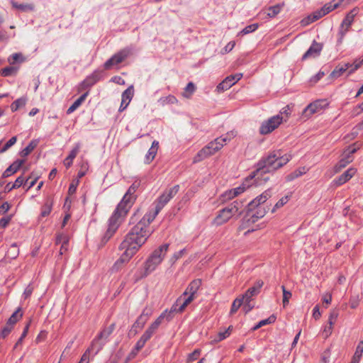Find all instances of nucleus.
I'll use <instances>...</instances> for the list:
<instances>
[{
	"mask_svg": "<svg viewBox=\"0 0 363 363\" xmlns=\"http://www.w3.org/2000/svg\"><path fill=\"white\" fill-rule=\"evenodd\" d=\"M235 135L236 134L231 131L210 142L198 152L193 159V162L196 163L201 162L214 155L216 152L219 151L228 141H230L232 138L235 137Z\"/></svg>",
	"mask_w": 363,
	"mask_h": 363,
	"instance_id": "20e7f679",
	"label": "nucleus"
},
{
	"mask_svg": "<svg viewBox=\"0 0 363 363\" xmlns=\"http://www.w3.org/2000/svg\"><path fill=\"white\" fill-rule=\"evenodd\" d=\"M255 179H254V180ZM252 180L253 179H250V174L240 186L233 189V195L237 196L241 193L244 192L247 188H249L252 185Z\"/></svg>",
	"mask_w": 363,
	"mask_h": 363,
	"instance_id": "cd10ccee",
	"label": "nucleus"
},
{
	"mask_svg": "<svg viewBox=\"0 0 363 363\" xmlns=\"http://www.w3.org/2000/svg\"><path fill=\"white\" fill-rule=\"evenodd\" d=\"M276 319H277V317L274 315H272L268 318L262 320L261 321H259L257 325H255L252 328V330H256L264 325L274 323L275 322Z\"/></svg>",
	"mask_w": 363,
	"mask_h": 363,
	"instance_id": "4c0bfd02",
	"label": "nucleus"
},
{
	"mask_svg": "<svg viewBox=\"0 0 363 363\" xmlns=\"http://www.w3.org/2000/svg\"><path fill=\"white\" fill-rule=\"evenodd\" d=\"M18 68L13 66H8L0 69V74L3 77H9L15 75L17 73Z\"/></svg>",
	"mask_w": 363,
	"mask_h": 363,
	"instance_id": "58836bf2",
	"label": "nucleus"
},
{
	"mask_svg": "<svg viewBox=\"0 0 363 363\" xmlns=\"http://www.w3.org/2000/svg\"><path fill=\"white\" fill-rule=\"evenodd\" d=\"M233 208H230L228 206L220 210L218 215L214 218V223L216 225H221L228 222L235 213L233 212Z\"/></svg>",
	"mask_w": 363,
	"mask_h": 363,
	"instance_id": "2eb2a0df",
	"label": "nucleus"
},
{
	"mask_svg": "<svg viewBox=\"0 0 363 363\" xmlns=\"http://www.w3.org/2000/svg\"><path fill=\"white\" fill-rule=\"evenodd\" d=\"M195 298V296L189 295L182 303L179 304L182 301V296L177 298L176 303L172 305L170 310H167V315H171V320L173 319L176 313H182L186 307Z\"/></svg>",
	"mask_w": 363,
	"mask_h": 363,
	"instance_id": "f8f14e48",
	"label": "nucleus"
},
{
	"mask_svg": "<svg viewBox=\"0 0 363 363\" xmlns=\"http://www.w3.org/2000/svg\"><path fill=\"white\" fill-rule=\"evenodd\" d=\"M160 101H162V103L163 104H175L177 102V98L173 95H169L167 97L161 99Z\"/></svg>",
	"mask_w": 363,
	"mask_h": 363,
	"instance_id": "bf43d9fd",
	"label": "nucleus"
},
{
	"mask_svg": "<svg viewBox=\"0 0 363 363\" xmlns=\"http://www.w3.org/2000/svg\"><path fill=\"white\" fill-rule=\"evenodd\" d=\"M325 76V72L320 71L315 76L312 77L310 79V83L311 84H315L320 79H321Z\"/></svg>",
	"mask_w": 363,
	"mask_h": 363,
	"instance_id": "680f3d73",
	"label": "nucleus"
},
{
	"mask_svg": "<svg viewBox=\"0 0 363 363\" xmlns=\"http://www.w3.org/2000/svg\"><path fill=\"white\" fill-rule=\"evenodd\" d=\"M264 282L262 280H257L254 285L250 287L245 293L240 297L243 298L244 301H252L254 296H257L260 293L261 288L262 287Z\"/></svg>",
	"mask_w": 363,
	"mask_h": 363,
	"instance_id": "dca6fc26",
	"label": "nucleus"
},
{
	"mask_svg": "<svg viewBox=\"0 0 363 363\" xmlns=\"http://www.w3.org/2000/svg\"><path fill=\"white\" fill-rule=\"evenodd\" d=\"M323 47V44L317 43L315 40H313L311 47L302 56L301 60L303 61L308 58L315 57L318 56L320 54Z\"/></svg>",
	"mask_w": 363,
	"mask_h": 363,
	"instance_id": "a211bd4d",
	"label": "nucleus"
},
{
	"mask_svg": "<svg viewBox=\"0 0 363 363\" xmlns=\"http://www.w3.org/2000/svg\"><path fill=\"white\" fill-rule=\"evenodd\" d=\"M259 218H257L255 213L253 211H250L248 208L246 215L244 216L242 220V223L238 228V230H242L246 228L249 224L256 223Z\"/></svg>",
	"mask_w": 363,
	"mask_h": 363,
	"instance_id": "4be33fe9",
	"label": "nucleus"
},
{
	"mask_svg": "<svg viewBox=\"0 0 363 363\" xmlns=\"http://www.w3.org/2000/svg\"><path fill=\"white\" fill-rule=\"evenodd\" d=\"M360 147V145H357V143H354L352 145L349 146L346 150L343 152L342 158L337 162V164L335 166V172L337 173L340 172L342 169L345 168L348 164L352 162L353 157L352 155L354 154Z\"/></svg>",
	"mask_w": 363,
	"mask_h": 363,
	"instance_id": "6e6552de",
	"label": "nucleus"
},
{
	"mask_svg": "<svg viewBox=\"0 0 363 363\" xmlns=\"http://www.w3.org/2000/svg\"><path fill=\"white\" fill-rule=\"evenodd\" d=\"M11 3L13 8L23 12L33 11L35 9V6L33 4H18L13 0H12Z\"/></svg>",
	"mask_w": 363,
	"mask_h": 363,
	"instance_id": "c756f323",
	"label": "nucleus"
},
{
	"mask_svg": "<svg viewBox=\"0 0 363 363\" xmlns=\"http://www.w3.org/2000/svg\"><path fill=\"white\" fill-rule=\"evenodd\" d=\"M339 313L337 310H333L330 312L329 318H328V324L330 325H333L337 318Z\"/></svg>",
	"mask_w": 363,
	"mask_h": 363,
	"instance_id": "13d9d810",
	"label": "nucleus"
},
{
	"mask_svg": "<svg viewBox=\"0 0 363 363\" xmlns=\"http://www.w3.org/2000/svg\"><path fill=\"white\" fill-rule=\"evenodd\" d=\"M32 177L33 173L27 179L25 180L22 175L19 176L18 177H17L15 182L13 184V187H15L16 189L21 187L25 182H27L29 180V179L31 178Z\"/></svg>",
	"mask_w": 363,
	"mask_h": 363,
	"instance_id": "5fc2aeb1",
	"label": "nucleus"
},
{
	"mask_svg": "<svg viewBox=\"0 0 363 363\" xmlns=\"http://www.w3.org/2000/svg\"><path fill=\"white\" fill-rule=\"evenodd\" d=\"M196 90V86L193 82H189L184 89L183 96L189 99Z\"/></svg>",
	"mask_w": 363,
	"mask_h": 363,
	"instance_id": "37998d69",
	"label": "nucleus"
},
{
	"mask_svg": "<svg viewBox=\"0 0 363 363\" xmlns=\"http://www.w3.org/2000/svg\"><path fill=\"white\" fill-rule=\"evenodd\" d=\"M79 149L80 144L77 143L75 147L70 151L69 155L64 160L63 164L67 169L72 166L74 159L77 157L79 152Z\"/></svg>",
	"mask_w": 363,
	"mask_h": 363,
	"instance_id": "bb28decb",
	"label": "nucleus"
},
{
	"mask_svg": "<svg viewBox=\"0 0 363 363\" xmlns=\"http://www.w3.org/2000/svg\"><path fill=\"white\" fill-rule=\"evenodd\" d=\"M272 196L270 189L266 190L261 195L257 196L254 200L250 202L247 205V208L250 211H254L256 208L259 207L260 204L264 203L268 199Z\"/></svg>",
	"mask_w": 363,
	"mask_h": 363,
	"instance_id": "f3484780",
	"label": "nucleus"
},
{
	"mask_svg": "<svg viewBox=\"0 0 363 363\" xmlns=\"http://www.w3.org/2000/svg\"><path fill=\"white\" fill-rule=\"evenodd\" d=\"M259 28L258 23H253L246 26L239 33V35H245L255 31Z\"/></svg>",
	"mask_w": 363,
	"mask_h": 363,
	"instance_id": "09e8293b",
	"label": "nucleus"
},
{
	"mask_svg": "<svg viewBox=\"0 0 363 363\" xmlns=\"http://www.w3.org/2000/svg\"><path fill=\"white\" fill-rule=\"evenodd\" d=\"M289 201V196H286L280 199L277 203L275 204L274 207L272 209V213H274L277 208H279L282 207L284 205H285Z\"/></svg>",
	"mask_w": 363,
	"mask_h": 363,
	"instance_id": "4d7b16f0",
	"label": "nucleus"
},
{
	"mask_svg": "<svg viewBox=\"0 0 363 363\" xmlns=\"http://www.w3.org/2000/svg\"><path fill=\"white\" fill-rule=\"evenodd\" d=\"M145 323L146 321H145L144 320H141L140 318L138 317L135 322L132 325V328L130 330V333H133L134 335H135L139 330H141L144 327Z\"/></svg>",
	"mask_w": 363,
	"mask_h": 363,
	"instance_id": "e433bc0d",
	"label": "nucleus"
},
{
	"mask_svg": "<svg viewBox=\"0 0 363 363\" xmlns=\"http://www.w3.org/2000/svg\"><path fill=\"white\" fill-rule=\"evenodd\" d=\"M152 312L153 311L152 308L146 306L143 310L142 313L139 317L140 318L141 320H144L145 321L147 322L149 318L152 315Z\"/></svg>",
	"mask_w": 363,
	"mask_h": 363,
	"instance_id": "3c124183",
	"label": "nucleus"
},
{
	"mask_svg": "<svg viewBox=\"0 0 363 363\" xmlns=\"http://www.w3.org/2000/svg\"><path fill=\"white\" fill-rule=\"evenodd\" d=\"M134 95V88L133 85L129 86L123 93H122V99L121 104L119 107V111H123L130 104Z\"/></svg>",
	"mask_w": 363,
	"mask_h": 363,
	"instance_id": "6ab92c4d",
	"label": "nucleus"
},
{
	"mask_svg": "<svg viewBox=\"0 0 363 363\" xmlns=\"http://www.w3.org/2000/svg\"><path fill=\"white\" fill-rule=\"evenodd\" d=\"M356 169L354 168H350L342 174L338 178L335 179L333 182L337 186H340L347 181H349L355 174Z\"/></svg>",
	"mask_w": 363,
	"mask_h": 363,
	"instance_id": "b1692460",
	"label": "nucleus"
},
{
	"mask_svg": "<svg viewBox=\"0 0 363 363\" xmlns=\"http://www.w3.org/2000/svg\"><path fill=\"white\" fill-rule=\"evenodd\" d=\"M229 336V332L224 330H220L218 333L215 336V337L211 340L213 343L219 342Z\"/></svg>",
	"mask_w": 363,
	"mask_h": 363,
	"instance_id": "49530a36",
	"label": "nucleus"
},
{
	"mask_svg": "<svg viewBox=\"0 0 363 363\" xmlns=\"http://www.w3.org/2000/svg\"><path fill=\"white\" fill-rule=\"evenodd\" d=\"M92 352H88V349L85 351L81 357L79 363H89V354Z\"/></svg>",
	"mask_w": 363,
	"mask_h": 363,
	"instance_id": "774afa93",
	"label": "nucleus"
},
{
	"mask_svg": "<svg viewBox=\"0 0 363 363\" xmlns=\"http://www.w3.org/2000/svg\"><path fill=\"white\" fill-rule=\"evenodd\" d=\"M8 61L11 65H14L17 62H23L24 58L21 53H13L8 58Z\"/></svg>",
	"mask_w": 363,
	"mask_h": 363,
	"instance_id": "de8ad7c7",
	"label": "nucleus"
},
{
	"mask_svg": "<svg viewBox=\"0 0 363 363\" xmlns=\"http://www.w3.org/2000/svg\"><path fill=\"white\" fill-rule=\"evenodd\" d=\"M284 4H278L272 6H269L268 8L269 12L267 13V16L270 18L275 17L281 10V8L283 7Z\"/></svg>",
	"mask_w": 363,
	"mask_h": 363,
	"instance_id": "ea45409f",
	"label": "nucleus"
},
{
	"mask_svg": "<svg viewBox=\"0 0 363 363\" xmlns=\"http://www.w3.org/2000/svg\"><path fill=\"white\" fill-rule=\"evenodd\" d=\"M23 162L24 160H17L16 161H15L3 172L2 178H7L17 172L20 169Z\"/></svg>",
	"mask_w": 363,
	"mask_h": 363,
	"instance_id": "393cba45",
	"label": "nucleus"
},
{
	"mask_svg": "<svg viewBox=\"0 0 363 363\" xmlns=\"http://www.w3.org/2000/svg\"><path fill=\"white\" fill-rule=\"evenodd\" d=\"M147 342V340L144 339V337L141 336L140 338L136 342L135 346L136 352H139L145 346Z\"/></svg>",
	"mask_w": 363,
	"mask_h": 363,
	"instance_id": "e2e57ef3",
	"label": "nucleus"
},
{
	"mask_svg": "<svg viewBox=\"0 0 363 363\" xmlns=\"http://www.w3.org/2000/svg\"><path fill=\"white\" fill-rule=\"evenodd\" d=\"M89 94V91H87L81 96H79V98H78L67 110V114H70L73 113L78 107H79L82 105V104L85 101Z\"/></svg>",
	"mask_w": 363,
	"mask_h": 363,
	"instance_id": "c85d7f7f",
	"label": "nucleus"
},
{
	"mask_svg": "<svg viewBox=\"0 0 363 363\" xmlns=\"http://www.w3.org/2000/svg\"><path fill=\"white\" fill-rule=\"evenodd\" d=\"M282 291H283V306L285 307L288 303L290 298L291 297V293L289 291L286 290V288L284 286H281Z\"/></svg>",
	"mask_w": 363,
	"mask_h": 363,
	"instance_id": "864d4df0",
	"label": "nucleus"
},
{
	"mask_svg": "<svg viewBox=\"0 0 363 363\" xmlns=\"http://www.w3.org/2000/svg\"><path fill=\"white\" fill-rule=\"evenodd\" d=\"M291 158V155H282L281 150H272L258 161L255 165L256 169L250 174V179H255V182L257 184H261L262 181L267 182L269 180V177H265L267 174L274 173Z\"/></svg>",
	"mask_w": 363,
	"mask_h": 363,
	"instance_id": "7ed1b4c3",
	"label": "nucleus"
},
{
	"mask_svg": "<svg viewBox=\"0 0 363 363\" xmlns=\"http://www.w3.org/2000/svg\"><path fill=\"white\" fill-rule=\"evenodd\" d=\"M38 145V141L35 140H33L32 141L30 142V143L24 148L23 149L21 152H20V155L21 157H26L28 156L30 153H31L33 150L37 147Z\"/></svg>",
	"mask_w": 363,
	"mask_h": 363,
	"instance_id": "c9c22d12",
	"label": "nucleus"
},
{
	"mask_svg": "<svg viewBox=\"0 0 363 363\" xmlns=\"http://www.w3.org/2000/svg\"><path fill=\"white\" fill-rule=\"evenodd\" d=\"M26 104V99L21 97L14 101L11 105L12 112L16 111L19 108L23 107Z\"/></svg>",
	"mask_w": 363,
	"mask_h": 363,
	"instance_id": "79ce46f5",
	"label": "nucleus"
},
{
	"mask_svg": "<svg viewBox=\"0 0 363 363\" xmlns=\"http://www.w3.org/2000/svg\"><path fill=\"white\" fill-rule=\"evenodd\" d=\"M256 208H257V210L255 213L256 214L257 218H263L267 213V211L265 210V208H262V207H259V206Z\"/></svg>",
	"mask_w": 363,
	"mask_h": 363,
	"instance_id": "338daca9",
	"label": "nucleus"
},
{
	"mask_svg": "<svg viewBox=\"0 0 363 363\" xmlns=\"http://www.w3.org/2000/svg\"><path fill=\"white\" fill-rule=\"evenodd\" d=\"M195 298V296L189 295L182 303L179 304L182 301V296L177 298L176 303L172 305L170 310H167V315H171V320L173 319L176 313H182L186 307Z\"/></svg>",
	"mask_w": 363,
	"mask_h": 363,
	"instance_id": "9b49d317",
	"label": "nucleus"
},
{
	"mask_svg": "<svg viewBox=\"0 0 363 363\" xmlns=\"http://www.w3.org/2000/svg\"><path fill=\"white\" fill-rule=\"evenodd\" d=\"M291 108L289 107V105H287L286 106L284 107L279 112V114L281 116H282V115H285L286 117L284 118V119H286V121H287L289 116L291 115Z\"/></svg>",
	"mask_w": 363,
	"mask_h": 363,
	"instance_id": "0e129e2a",
	"label": "nucleus"
},
{
	"mask_svg": "<svg viewBox=\"0 0 363 363\" xmlns=\"http://www.w3.org/2000/svg\"><path fill=\"white\" fill-rule=\"evenodd\" d=\"M363 353V340H360L356 347V350L354 354L357 357H362Z\"/></svg>",
	"mask_w": 363,
	"mask_h": 363,
	"instance_id": "69168bd1",
	"label": "nucleus"
},
{
	"mask_svg": "<svg viewBox=\"0 0 363 363\" xmlns=\"http://www.w3.org/2000/svg\"><path fill=\"white\" fill-rule=\"evenodd\" d=\"M52 201L50 200V199H48L45 204L42 206V209H41V216L42 217H45V216H48L51 211H52Z\"/></svg>",
	"mask_w": 363,
	"mask_h": 363,
	"instance_id": "a19ab883",
	"label": "nucleus"
},
{
	"mask_svg": "<svg viewBox=\"0 0 363 363\" xmlns=\"http://www.w3.org/2000/svg\"><path fill=\"white\" fill-rule=\"evenodd\" d=\"M201 286V279H196L190 282L186 289L185 291L183 293L182 296H187L188 294L195 296V294L199 289Z\"/></svg>",
	"mask_w": 363,
	"mask_h": 363,
	"instance_id": "5701e85b",
	"label": "nucleus"
},
{
	"mask_svg": "<svg viewBox=\"0 0 363 363\" xmlns=\"http://www.w3.org/2000/svg\"><path fill=\"white\" fill-rule=\"evenodd\" d=\"M169 245L166 243L160 245L155 249L147 257L144 264V274L143 277H147L151 272L155 271L156 268L162 263L164 259Z\"/></svg>",
	"mask_w": 363,
	"mask_h": 363,
	"instance_id": "39448f33",
	"label": "nucleus"
},
{
	"mask_svg": "<svg viewBox=\"0 0 363 363\" xmlns=\"http://www.w3.org/2000/svg\"><path fill=\"white\" fill-rule=\"evenodd\" d=\"M163 320H166L167 322L171 320V315H167V310H165L160 314V315L145 331L142 337L148 341L158 329Z\"/></svg>",
	"mask_w": 363,
	"mask_h": 363,
	"instance_id": "1a4fd4ad",
	"label": "nucleus"
},
{
	"mask_svg": "<svg viewBox=\"0 0 363 363\" xmlns=\"http://www.w3.org/2000/svg\"><path fill=\"white\" fill-rule=\"evenodd\" d=\"M19 255V249L16 243L11 245L8 249L4 259L0 261V265L4 262H10L12 259H15Z\"/></svg>",
	"mask_w": 363,
	"mask_h": 363,
	"instance_id": "aec40b11",
	"label": "nucleus"
},
{
	"mask_svg": "<svg viewBox=\"0 0 363 363\" xmlns=\"http://www.w3.org/2000/svg\"><path fill=\"white\" fill-rule=\"evenodd\" d=\"M17 141V137L13 136L10 138L7 143L4 145V147L0 150V153L5 152L7 150H9L11 146H13Z\"/></svg>",
	"mask_w": 363,
	"mask_h": 363,
	"instance_id": "603ef678",
	"label": "nucleus"
},
{
	"mask_svg": "<svg viewBox=\"0 0 363 363\" xmlns=\"http://www.w3.org/2000/svg\"><path fill=\"white\" fill-rule=\"evenodd\" d=\"M106 340L100 338L98 335L92 340L88 352H92L94 355L97 354L107 343Z\"/></svg>",
	"mask_w": 363,
	"mask_h": 363,
	"instance_id": "412c9836",
	"label": "nucleus"
},
{
	"mask_svg": "<svg viewBox=\"0 0 363 363\" xmlns=\"http://www.w3.org/2000/svg\"><path fill=\"white\" fill-rule=\"evenodd\" d=\"M23 317V313L21 312V308H18L17 310L13 313L11 317L8 319L6 323L11 325L14 327L15 324L21 320Z\"/></svg>",
	"mask_w": 363,
	"mask_h": 363,
	"instance_id": "72a5a7b5",
	"label": "nucleus"
},
{
	"mask_svg": "<svg viewBox=\"0 0 363 363\" xmlns=\"http://www.w3.org/2000/svg\"><path fill=\"white\" fill-rule=\"evenodd\" d=\"M320 101H316L313 103L310 104L307 106V107L304 109V113L306 115L311 116L319 111L320 107Z\"/></svg>",
	"mask_w": 363,
	"mask_h": 363,
	"instance_id": "f704fd0d",
	"label": "nucleus"
},
{
	"mask_svg": "<svg viewBox=\"0 0 363 363\" xmlns=\"http://www.w3.org/2000/svg\"><path fill=\"white\" fill-rule=\"evenodd\" d=\"M352 65L350 63H346L344 65L340 67L337 66L334 70L330 73V77L331 78H338L340 77L344 72H345Z\"/></svg>",
	"mask_w": 363,
	"mask_h": 363,
	"instance_id": "7c9ffc66",
	"label": "nucleus"
},
{
	"mask_svg": "<svg viewBox=\"0 0 363 363\" xmlns=\"http://www.w3.org/2000/svg\"><path fill=\"white\" fill-rule=\"evenodd\" d=\"M140 185L141 181L140 179L135 180L128 188L122 200L118 204L116 208L108 220V228L101 238V245H104L118 229L128 212L135 203L137 199L135 192L140 188Z\"/></svg>",
	"mask_w": 363,
	"mask_h": 363,
	"instance_id": "f03ea898",
	"label": "nucleus"
},
{
	"mask_svg": "<svg viewBox=\"0 0 363 363\" xmlns=\"http://www.w3.org/2000/svg\"><path fill=\"white\" fill-rule=\"evenodd\" d=\"M13 328V326L9 325L8 323H6V325L4 326L1 331L0 336L2 338L6 337L10 334Z\"/></svg>",
	"mask_w": 363,
	"mask_h": 363,
	"instance_id": "6e6d98bb",
	"label": "nucleus"
},
{
	"mask_svg": "<svg viewBox=\"0 0 363 363\" xmlns=\"http://www.w3.org/2000/svg\"><path fill=\"white\" fill-rule=\"evenodd\" d=\"M159 148V142L154 140L145 157V163L150 164L155 157Z\"/></svg>",
	"mask_w": 363,
	"mask_h": 363,
	"instance_id": "a878e982",
	"label": "nucleus"
},
{
	"mask_svg": "<svg viewBox=\"0 0 363 363\" xmlns=\"http://www.w3.org/2000/svg\"><path fill=\"white\" fill-rule=\"evenodd\" d=\"M306 169L305 167H300L297 169H296L295 171L292 172L291 173L289 174L286 177V182H291L293 181L294 179L302 176L303 174H306Z\"/></svg>",
	"mask_w": 363,
	"mask_h": 363,
	"instance_id": "473e14b6",
	"label": "nucleus"
},
{
	"mask_svg": "<svg viewBox=\"0 0 363 363\" xmlns=\"http://www.w3.org/2000/svg\"><path fill=\"white\" fill-rule=\"evenodd\" d=\"M286 119L280 115L274 116L269 119L264 121L259 127L261 135H267L277 129Z\"/></svg>",
	"mask_w": 363,
	"mask_h": 363,
	"instance_id": "0eeeda50",
	"label": "nucleus"
},
{
	"mask_svg": "<svg viewBox=\"0 0 363 363\" xmlns=\"http://www.w3.org/2000/svg\"><path fill=\"white\" fill-rule=\"evenodd\" d=\"M228 206L230 208H232V209L233 208L234 213H238V216L241 215V212H239V211L242 207V201H239L238 200L234 201L233 203H230Z\"/></svg>",
	"mask_w": 363,
	"mask_h": 363,
	"instance_id": "8fccbe9b",
	"label": "nucleus"
},
{
	"mask_svg": "<svg viewBox=\"0 0 363 363\" xmlns=\"http://www.w3.org/2000/svg\"><path fill=\"white\" fill-rule=\"evenodd\" d=\"M101 78V72L99 71H94L90 75L87 76L79 84V91L89 89Z\"/></svg>",
	"mask_w": 363,
	"mask_h": 363,
	"instance_id": "4468645a",
	"label": "nucleus"
},
{
	"mask_svg": "<svg viewBox=\"0 0 363 363\" xmlns=\"http://www.w3.org/2000/svg\"><path fill=\"white\" fill-rule=\"evenodd\" d=\"M179 190V185L178 184L166 189L155 201V208L145 213L130 229L119 245V250H124V252L112 267L113 271H118L122 265L128 262L145 243L153 233L150 224L155 220L164 206L178 193Z\"/></svg>",
	"mask_w": 363,
	"mask_h": 363,
	"instance_id": "f257e3e1",
	"label": "nucleus"
},
{
	"mask_svg": "<svg viewBox=\"0 0 363 363\" xmlns=\"http://www.w3.org/2000/svg\"><path fill=\"white\" fill-rule=\"evenodd\" d=\"M354 15L355 14H353L352 11H351L349 13H347V15L344 18V20H343V21L342 23V26H346V29H345L346 31L348 30V28L352 25V23L353 21H354Z\"/></svg>",
	"mask_w": 363,
	"mask_h": 363,
	"instance_id": "a18cd8bd",
	"label": "nucleus"
},
{
	"mask_svg": "<svg viewBox=\"0 0 363 363\" xmlns=\"http://www.w3.org/2000/svg\"><path fill=\"white\" fill-rule=\"evenodd\" d=\"M13 215H10L6 217H3L0 219V228H5L7 227L10 221L11 220Z\"/></svg>",
	"mask_w": 363,
	"mask_h": 363,
	"instance_id": "052dcab7",
	"label": "nucleus"
},
{
	"mask_svg": "<svg viewBox=\"0 0 363 363\" xmlns=\"http://www.w3.org/2000/svg\"><path fill=\"white\" fill-rule=\"evenodd\" d=\"M242 77V74L237 73L235 74L230 75L225 77L216 87L218 91H224L230 89L237 82H238Z\"/></svg>",
	"mask_w": 363,
	"mask_h": 363,
	"instance_id": "ddd939ff",
	"label": "nucleus"
},
{
	"mask_svg": "<svg viewBox=\"0 0 363 363\" xmlns=\"http://www.w3.org/2000/svg\"><path fill=\"white\" fill-rule=\"evenodd\" d=\"M130 54L129 49L125 48L108 59L104 65L105 69H110L113 65H117L123 62Z\"/></svg>",
	"mask_w": 363,
	"mask_h": 363,
	"instance_id": "9d476101",
	"label": "nucleus"
},
{
	"mask_svg": "<svg viewBox=\"0 0 363 363\" xmlns=\"http://www.w3.org/2000/svg\"><path fill=\"white\" fill-rule=\"evenodd\" d=\"M116 328V324L112 323L111 324L108 328H104L99 334L98 336L106 340V342L108 341V337L111 335V333L113 332Z\"/></svg>",
	"mask_w": 363,
	"mask_h": 363,
	"instance_id": "2f4dec72",
	"label": "nucleus"
},
{
	"mask_svg": "<svg viewBox=\"0 0 363 363\" xmlns=\"http://www.w3.org/2000/svg\"><path fill=\"white\" fill-rule=\"evenodd\" d=\"M337 8L338 4H335L333 0L330 2L325 4L320 10L313 12L312 15H310L307 18H303L301 23L303 26H307L318 20L319 18H322L323 16Z\"/></svg>",
	"mask_w": 363,
	"mask_h": 363,
	"instance_id": "423d86ee",
	"label": "nucleus"
},
{
	"mask_svg": "<svg viewBox=\"0 0 363 363\" xmlns=\"http://www.w3.org/2000/svg\"><path fill=\"white\" fill-rule=\"evenodd\" d=\"M243 302V298H241L240 296L236 298L232 303L230 315H233L236 313Z\"/></svg>",
	"mask_w": 363,
	"mask_h": 363,
	"instance_id": "c03bdc74",
	"label": "nucleus"
}]
</instances>
